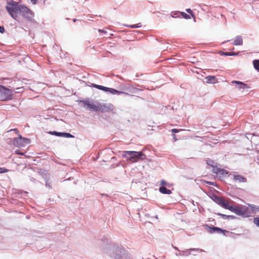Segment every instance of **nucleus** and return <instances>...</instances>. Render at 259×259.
<instances>
[{"label": "nucleus", "instance_id": "de8ad7c7", "mask_svg": "<svg viewBox=\"0 0 259 259\" xmlns=\"http://www.w3.org/2000/svg\"><path fill=\"white\" fill-rule=\"evenodd\" d=\"M16 153L17 154H19V155H23L24 154L23 153H22V152H19L18 151H16Z\"/></svg>", "mask_w": 259, "mask_h": 259}, {"label": "nucleus", "instance_id": "6e6552de", "mask_svg": "<svg viewBox=\"0 0 259 259\" xmlns=\"http://www.w3.org/2000/svg\"><path fill=\"white\" fill-rule=\"evenodd\" d=\"M209 197L217 204L224 208L228 203V202L226 201L222 197L218 196L214 193L211 194L209 196Z\"/></svg>", "mask_w": 259, "mask_h": 259}, {"label": "nucleus", "instance_id": "49530a36", "mask_svg": "<svg viewBox=\"0 0 259 259\" xmlns=\"http://www.w3.org/2000/svg\"><path fill=\"white\" fill-rule=\"evenodd\" d=\"M101 195L102 196H106L107 198L110 197L109 195H108L107 194H101Z\"/></svg>", "mask_w": 259, "mask_h": 259}, {"label": "nucleus", "instance_id": "4468645a", "mask_svg": "<svg viewBox=\"0 0 259 259\" xmlns=\"http://www.w3.org/2000/svg\"><path fill=\"white\" fill-rule=\"evenodd\" d=\"M206 82L214 84L218 81L217 78L214 76H208L205 77Z\"/></svg>", "mask_w": 259, "mask_h": 259}, {"label": "nucleus", "instance_id": "a878e982", "mask_svg": "<svg viewBox=\"0 0 259 259\" xmlns=\"http://www.w3.org/2000/svg\"><path fill=\"white\" fill-rule=\"evenodd\" d=\"M182 16V17H183L184 18H185V19H191V17L190 16L188 15L187 14H186V13L184 12H180V17Z\"/></svg>", "mask_w": 259, "mask_h": 259}, {"label": "nucleus", "instance_id": "ea45409f", "mask_svg": "<svg viewBox=\"0 0 259 259\" xmlns=\"http://www.w3.org/2000/svg\"><path fill=\"white\" fill-rule=\"evenodd\" d=\"M5 29L4 27L3 26L0 25V33H3L5 32Z\"/></svg>", "mask_w": 259, "mask_h": 259}, {"label": "nucleus", "instance_id": "f257e3e1", "mask_svg": "<svg viewBox=\"0 0 259 259\" xmlns=\"http://www.w3.org/2000/svg\"><path fill=\"white\" fill-rule=\"evenodd\" d=\"M103 244L108 245L107 247L103 248V252L108 256L114 259H132V256L129 252L122 246L114 244L109 245L107 241L104 240Z\"/></svg>", "mask_w": 259, "mask_h": 259}, {"label": "nucleus", "instance_id": "9b49d317", "mask_svg": "<svg viewBox=\"0 0 259 259\" xmlns=\"http://www.w3.org/2000/svg\"><path fill=\"white\" fill-rule=\"evenodd\" d=\"M231 83L236 84L237 88L240 90L249 88L247 84L240 81L233 80Z\"/></svg>", "mask_w": 259, "mask_h": 259}, {"label": "nucleus", "instance_id": "f8f14e48", "mask_svg": "<svg viewBox=\"0 0 259 259\" xmlns=\"http://www.w3.org/2000/svg\"><path fill=\"white\" fill-rule=\"evenodd\" d=\"M190 250H200L198 248H191L190 249H186L185 250H179V253H176V255L178 256H189L191 254ZM201 250H200L201 251Z\"/></svg>", "mask_w": 259, "mask_h": 259}, {"label": "nucleus", "instance_id": "a19ab883", "mask_svg": "<svg viewBox=\"0 0 259 259\" xmlns=\"http://www.w3.org/2000/svg\"><path fill=\"white\" fill-rule=\"evenodd\" d=\"M46 187H48L49 189L52 188V186L51 185V183H49L48 181L46 182Z\"/></svg>", "mask_w": 259, "mask_h": 259}, {"label": "nucleus", "instance_id": "f3484780", "mask_svg": "<svg viewBox=\"0 0 259 259\" xmlns=\"http://www.w3.org/2000/svg\"><path fill=\"white\" fill-rule=\"evenodd\" d=\"M108 92H109L110 93L112 94H125L126 95H130L129 94H128L127 93H125V92H122V91H118L115 89H112V88H109V91H108Z\"/></svg>", "mask_w": 259, "mask_h": 259}, {"label": "nucleus", "instance_id": "c85d7f7f", "mask_svg": "<svg viewBox=\"0 0 259 259\" xmlns=\"http://www.w3.org/2000/svg\"><path fill=\"white\" fill-rule=\"evenodd\" d=\"M63 137L67 138L74 137V136L71 135V134L66 132H63Z\"/></svg>", "mask_w": 259, "mask_h": 259}, {"label": "nucleus", "instance_id": "8fccbe9b", "mask_svg": "<svg viewBox=\"0 0 259 259\" xmlns=\"http://www.w3.org/2000/svg\"><path fill=\"white\" fill-rule=\"evenodd\" d=\"M172 247L173 248L176 249V250H178L179 251V250H180L178 247H176V246H174V245H172Z\"/></svg>", "mask_w": 259, "mask_h": 259}, {"label": "nucleus", "instance_id": "ddd939ff", "mask_svg": "<svg viewBox=\"0 0 259 259\" xmlns=\"http://www.w3.org/2000/svg\"><path fill=\"white\" fill-rule=\"evenodd\" d=\"M232 44L234 46H241L243 44V39L241 36H237Z\"/></svg>", "mask_w": 259, "mask_h": 259}, {"label": "nucleus", "instance_id": "412c9836", "mask_svg": "<svg viewBox=\"0 0 259 259\" xmlns=\"http://www.w3.org/2000/svg\"><path fill=\"white\" fill-rule=\"evenodd\" d=\"M51 135H55L57 137H63V132H58L56 131H50L48 133Z\"/></svg>", "mask_w": 259, "mask_h": 259}, {"label": "nucleus", "instance_id": "2f4dec72", "mask_svg": "<svg viewBox=\"0 0 259 259\" xmlns=\"http://www.w3.org/2000/svg\"><path fill=\"white\" fill-rule=\"evenodd\" d=\"M102 86L103 85H98V84H92L91 87L101 90Z\"/></svg>", "mask_w": 259, "mask_h": 259}, {"label": "nucleus", "instance_id": "6ab92c4d", "mask_svg": "<svg viewBox=\"0 0 259 259\" xmlns=\"http://www.w3.org/2000/svg\"><path fill=\"white\" fill-rule=\"evenodd\" d=\"M228 173L229 172L226 170L220 168L218 175H219L220 177L225 178L227 176Z\"/></svg>", "mask_w": 259, "mask_h": 259}, {"label": "nucleus", "instance_id": "c756f323", "mask_svg": "<svg viewBox=\"0 0 259 259\" xmlns=\"http://www.w3.org/2000/svg\"><path fill=\"white\" fill-rule=\"evenodd\" d=\"M127 26L130 28H136L141 27L142 26V25L141 23H138V24H136L127 25Z\"/></svg>", "mask_w": 259, "mask_h": 259}, {"label": "nucleus", "instance_id": "9d476101", "mask_svg": "<svg viewBox=\"0 0 259 259\" xmlns=\"http://www.w3.org/2000/svg\"><path fill=\"white\" fill-rule=\"evenodd\" d=\"M80 102L83 103L84 107L88 106L90 110L95 111H97L99 110L98 107L94 104H91L89 99L80 101Z\"/></svg>", "mask_w": 259, "mask_h": 259}, {"label": "nucleus", "instance_id": "3c124183", "mask_svg": "<svg viewBox=\"0 0 259 259\" xmlns=\"http://www.w3.org/2000/svg\"><path fill=\"white\" fill-rule=\"evenodd\" d=\"M76 21H77V19H73V21L74 22H76Z\"/></svg>", "mask_w": 259, "mask_h": 259}, {"label": "nucleus", "instance_id": "b1692460", "mask_svg": "<svg viewBox=\"0 0 259 259\" xmlns=\"http://www.w3.org/2000/svg\"><path fill=\"white\" fill-rule=\"evenodd\" d=\"M212 172L218 175L219 173V170H220V168H219L217 166V163H216L214 166H212Z\"/></svg>", "mask_w": 259, "mask_h": 259}, {"label": "nucleus", "instance_id": "f704fd0d", "mask_svg": "<svg viewBox=\"0 0 259 259\" xmlns=\"http://www.w3.org/2000/svg\"><path fill=\"white\" fill-rule=\"evenodd\" d=\"M203 181H204V183H205V184H209L210 185H212V186H217L216 183H214V182L206 181H205V180H204Z\"/></svg>", "mask_w": 259, "mask_h": 259}, {"label": "nucleus", "instance_id": "f03ea898", "mask_svg": "<svg viewBox=\"0 0 259 259\" xmlns=\"http://www.w3.org/2000/svg\"><path fill=\"white\" fill-rule=\"evenodd\" d=\"M121 156L132 163L143 160L146 158V155L142 151H123L121 152Z\"/></svg>", "mask_w": 259, "mask_h": 259}, {"label": "nucleus", "instance_id": "39448f33", "mask_svg": "<svg viewBox=\"0 0 259 259\" xmlns=\"http://www.w3.org/2000/svg\"><path fill=\"white\" fill-rule=\"evenodd\" d=\"M19 13L27 21L31 22H34V13L29 8L24 5H20V10Z\"/></svg>", "mask_w": 259, "mask_h": 259}, {"label": "nucleus", "instance_id": "4be33fe9", "mask_svg": "<svg viewBox=\"0 0 259 259\" xmlns=\"http://www.w3.org/2000/svg\"><path fill=\"white\" fill-rule=\"evenodd\" d=\"M222 55L226 56H234L238 55L237 53L231 52H224L222 53Z\"/></svg>", "mask_w": 259, "mask_h": 259}, {"label": "nucleus", "instance_id": "58836bf2", "mask_svg": "<svg viewBox=\"0 0 259 259\" xmlns=\"http://www.w3.org/2000/svg\"><path fill=\"white\" fill-rule=\"evenodd\" d=\"M181 131H183V130H178L177 128H173L171 130V132L172 133H174V134H175V133H177Z\"/></svg>", "mask_w": 259, "mask_h": 259}, {"label": "nucleus", "instance_id": "423d86ee", "mask_svg": "<svg viewBox=\"0 0 259 259\" xmlns=\"http://www.w3.org/2000/svg\"><path fill=\"white\" fill-rule=\"evenodd\" d=\"M13 93L12 90L0 85V100L8 101L12 99Z\"/></svg>", "mask_w": 259, "mask_h": 259}, {"label": "nucleus", "instance_id": "79ce46f5", "mask_svg": "<svg viewBox=\"0 0 259 259\" xmlns=\"http://www.w3.org/2000/svg\"><path fill=\"white\" fill-rule=\"evenodd\" d=\"M30 1L31 3L33 5L36 4L38 2V0H30Z\"/></svg>", "mask_w": 259, "mask_h": 259}, {"label": "nucleus", "instance_id": "a18cd8bd", "mask_svg": "<svg viewBox=\"0 0 259 259\" xmlns=\"http://www.w3.org/2000/svg\"><path fill=\"white\" fill-rule=\"evenodd\" d=\"M99 32H103V33H106V31H105L103 29H99Z\"/></svg>", "mask_w": 259, "mask_h": 259}, {"label": "nucleus", "instance_id": "7c9ffc66", "mask_svg": "<svg viewBox=\"0 0 259 259\" xmlns=\"http://www.w3.org/2000/svg\"><path fill=\"white\" fill-rule=\"evenodd\" d=\"M9 171V170L8 169H7L5 167H0V174L5 173Z\"/></svg>", "mask_w": 259, "mask_h": 259}, {"label": "nucleus", "instance_id": "2eb2a0df", "mask_svg": "<svg viewBox=\"0 0 259 259\" xmlns=\"http://www.w3.org/2000/svg\"><path fill=\"white\" fill-rule=\"evenodd\" d=\"M217 214L219 216L221 217L224 220H234L237 219V217L235 215H227L225 214L221 213L220 212H218L217 213Z\"/></svg>", "mask_w": 259, "mask_h": 259}, {"label": "nucleus", "instance_id": "1a4fd4ad", "mask_svg": "<svg viewBox=\"0 0 259 259\" xmlns=\"http://www.w3.org/2000/svg\"><path fill=\"white\" fill-rule=\"evenodd\" d=\"M205 227L207 231L211 234L217 233L218 234H223L225 235V233L228 232L227 230H223L217 227L210 226L208 225H205Z\"/></svg>", "mask_w": 259, "mask_h": 259}, {"label": "nucleus", "instance_id": "bb28decb", "mask_svg": "<svg viewBox=\"0 0 259 259\" xmlns=\"http://www.w3.org/2000/svg\"><path fill=\"white\" fill-rule=\"evenodd\" d=\"M160 186H164V187L167 186L168 187H170V184L167 183V182L164 180H161L160 181Z\"/></svg>", "mask_w": 259, "mask_h": 259}, {"label": "nucleus", "instance_id": "20e7f679", "mask_svg": "<svg viewBox=\"0 0 259 259\" xmlns=\"http://www.w3.org/2000/svg\"><path fill=\"white\" fill-rule=\"evenodd\" d=\"M6 9L10 14L11 16L14 19H16V14L20 10V5L18 3L11 0L7 3Z\"/></svg>", "mask_w": 259, "mask_h": 259}, {"label": "nucleus", "instance_id": "7ed1b4c3", "mask_svg": "<svg viewBox=\"0 0 259 259\" xmlns=\"http://www.w3.org/2000/svg\"><path fill=\"white\" fill-rule=\"evenodd\" d=\"M225 209H228L230 211L234 212L236 215L241 216L243 218H248L250 216V211L248 208L242 209L237 206L230 205L227 203Z\"/></svg>", "mask_w": 259, "mask_h": 259}, {"label": "nucleus", "instance_id": "5701e85b", "mask_svg": "<svg viewBox=\"0 0 259 259\" xmlns=\"http://www.w3.org/2000/svg\"><path fill=\"white\" fill-rule=\"evenodd\" d=\"M253 67L256 70L259 71V59L253 61Z\"/></svg>", "mask_w": 259, "mask_h": 259}, {"label": "nucleus", "instance_id": "dca6fc26", "mask_svg": "<svg viewBox=\"0 0 259 259\" xmlns=\"http://www.w3.org/2000/svg\"><path fill=\"white\" fill-rule=\"evenodd\" d=\"M159 191L161 193L163 194H170L171 193L170 190L167 189L166 187L164 186H160Z\"/></svg>", "mask_w": 259, "mask_h": 259}, {"label": "nucleus", "instance_id": "393cba45", "mask_svg": "<svg viewBox=\"0 0 259 259\" xmlns=\"http://www.w3.org/2000/svg\"><path fill=\"white\" fill-rule=\"evenodd\" d=\"M206 163L211 167L214 166L216 164L214 161L209 158L206 160Z\"/></svg>", "mask_w": 259, "mask_h": 259}, {"label": "nucleus", "instance_id": "09e8293b", "mask_svg": "<svg viewBox=\"0 0 259 259\" xmlns=\"http://www.w3.org/2000/svg\"><path fill=\"white\" fill-rule=\"evenodd\" d=\"M252 135L253 136H259L256 133H253Z\"/></svg>", "mask_w": 259, "mask_h": 259}, {"label": "nucleus", "instance_id": "c9c22d12", "mask_svg": "<svg viewBox=\"0 0 259 259\" xmlns=\"http://www.w3.org/2000/svg\"><path fill=\"white\" fill-rule=\"evenodd\" d=\"M74 180V181H73L74 184H76L78 181L77 180L74 179L73 178H71V177H70L67 179L64 180V181H67V180Z\"/></svg>", "mask_w": 259, "mask_h": 259}, {"label": "nucleus", "instance_id": "473e14b6", "mask_svg": "<svg viewBox=\"0 0 259 259\" xmlns=\"http://www.w3.org/2000/svg\"><path fill=\"white\" fill-rule=\"evenodd\" d=\"M253 222L257 227H259V218H255L253 219Z\"/></svg>", "mask_w": 259, "mask_h": 259}, {"label": "nucleus", "instance_id": "e433bc0d", "mask_svg": "<svg viewBox=\"0 0 259 259\" xmlns=\"http://www.w3.org/2000/svg\"><path fill=\"white\" fill-rule=\"evenodd\" d=\"M102 91L105 92H108V91H109V88L106 87L104 86H102L101 90Z\"/></svg>", "mask_w": 259, "mask_h": 259}, {"label": "nucleus", "instance_id": "aec40b11", "mask_svg": "<svg viewBox=\"0 0 259 259\" xmlns=\"http://www.w3.org/2000/svg\"><path fill=\"white\" fill-rule=\"evenodd\" d=\"M170 17L175 18H180V11H172L170 13Z\"/></svg>", "mask_w": 259, "mask_h": 259}, {"label": "nucleus", "instance_id": "603ef678", "mask_svg": "<svg viewBox=\"0 0 259 259\" xmlns=\"http://www.w3.org/2000/svg\"><path fill=\"white\" fill-rule=\"evenodd\" d=\"M202 9H203L204 11H205V8H202Z\"/></svg>", "mask_w": 259, "mask_h": 259}, {"label": "nucleus", "instance_id": "cd10ccee", "mask_svg": "<svg viewBox=\"0 0 259 259\" xmlns=\"http://www.w3.org/2000/svg\"><path fill=\"white\" fill-rule=\"evenodd\" d=\"M186 11L189 13L191 16V17L194 18V19H195V14H194V13L193 12V11L191 10V9L190 8H188V9H186Z\"/></svg>", "mask_w": 259, "mask_h": 259}, {"label": "nucleus", "instance_id": "864d4df0", "mask_svg": "<svg viewBox=\"0 0 259 259\" xmlns=\"http://www.w3.org/2000/svg\"><path fill=\"white\" fill-rule=\"evenodd\" d=\"M258 211H259V207L257 208Z\"/></svg>", "mask_w": 259, "mask_h": 259}, {"label": "nucleus", "instance_id": "c03bdc74", "mask_svg": "<svg viewBox=\"0 0 259 259\" xmlns=\"http://www.w3.org/2000/svg\"><path fill=\"white\" fill-rule=\"evenodd\" d=\"M27 192H25V191H22L21 194L23 195V196H27Z\"/></svg>", "mask_w": 259, "mask_h": 259}, {"label": "nucleus", "instance_id": "a211bd4d", "mask_svg": "<svg viewBox=\"0 0 259 259\" xmlns=\"http://www.w3.org/2000/svg\"><path fill=\"white\" fill-rule=\"evenodd\" d=\"M234 179L235 181H239V182H246V179L245 177H244L240 175H234Z\"/></svg>", "mask_w": 259, "mask_h": 259}, {"label": "nucleus", "instance_id": "72a5a7b5", "mask_svg": "<svg viewBox=\"0 0 259 259\" xmlns=\"http://www.w3.org/2000/svg\"><path fill=\"white\" fill-rule=\"evenodd\" d=\"M16 90V93H23L24 90L23 88H17Z\"/></svg>", "mask_w": 259, "mask_h": 259}, {"label": "nucleus", "instance_id": "4c0bfd02", "mask_svg": "<svg viewBox=\"0 0 259 259\" xmlns=\"http://www.w3.org/2000/svg\"><path fill=\"white\" fill-rule=\"evenodd\" d=\"M11 131H14L15 132V133L17 134V135H20L19 133V131L17 128H13V129H11V130H10L9 131H8V132H11Z\"/></svg>", "mask_w": 259, "mask_h": 259}, {"label": "nucleus", "instance_id": "37998d69", "mask_svg": "<svg viewBox=\"0 0 259 259\" xmlns=\"http://www.w3.org/2000/svg\"><path fill=\"white\" fill-rule=\"evenodd\" d=\"M172 137H173V139L174 140V141H177V136L175 134H172Z\"/></svg>", "mask_w": 259, "mask_h": 259}, {"label": "nucleus", "instance_id": "0eeeda50", "mask_svg": "<svg viewBox=\"0 0 259 259\" xmlns=\"http://www.w3.org/2000/svg\"><path fill=\"white\" fill-rule=\"evenodd\" d=\"M13 144L18 147H24L30 143V140L27 138L23 137L21 135H18V138H15L13 139Z\"/></svg>", "mask_w": 259, "mask_h": 259}]
</instances>
